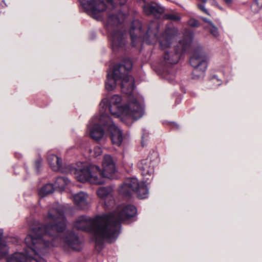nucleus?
Masks as SVG:
<instances>
[{"label": "nucleus", "instance_id": "f257e3e1", "mask_svg": "<svg viewBox=\"0 0 262 262\" xmlns=\"http://www.w3.org/2000/svg\"><path fill=\"white\" fill-rule=\"evenodd\" d=\"M132 66L130 59H124L109 69L105 81V89L108 92L114 90L117 84H120L122 92L128 95L127 102L123 104L121 96L116 94L110 98H103L99 103L100 122L111 132L112 143L117 146L122 142L123 133L107 113L110 112L114 117L120 118L128 126L144 114L143 98L136 94L134 78L128 75Z\"/></svg>", "mask_w": 262, "mask_h": 262}, {"label": "nucleus", "instance_id": "f03ea898", "mask_svg": "<svg viewBox=\"0 0 262 262\" xmlns=\"http://www.w3.org/2000/svg\"><path fill=\"white\" fill-rule=\"evenodd\" d=\"M45 220L47 223L46 225L39 224L32 227L31 233L25 238L27 249L25 253L15 252L7 257L6 262H47L42 256L48 252L50 247L57 246L61 241L74 250L81 249V242L73 231H67L65 237H61L60 233L66 227L67 220L63 209L58 203L49 206Z\"/></svg>", "mask_w": 262, "mask_h": 262}, {"label": "nucleus", "instance_id": "7ed1b4c3", "mask_svg": "<svg viewBox=\"0 0 262 262\" xmlns=\"http://www.w3.org/2000/svg\"><path fill=\"white\" fill-rule=\"evenodd\" d=\"M102 170L99 166L83 164L78 168L68 165V171L74 173L77 181L84 183L89 182L91 184L101 185L104 183V178L112 179L116 172V163L113 157L110 155H105L102 162Z\"/></svg>", "mask_w": 262, "mask_h": 262}, {"label": "nucleus", "instance_id": "20e7f679", "mask_svg": "<svg viewBox=\"0 0 262 262\" xmlns=\"http://www.w3.org/2000/svg\"><path fill=\"white\" fill-rule=\"evenodd\" d=\"M110 215L103 214L91 218L85 215L79 216L73 224V227L78 230L91 233L94 235L96 246L102 247L104 241L108 243L115 242L118 233L115 230H109L107 223Z\"/></svg>", "mask_w": 262, "mask_h": 262}, {"label": "nucleus", "instance_id": "39448f33", "mask_svg": "<svg viewBox=\"0 0 262 262\" xmlns=\"http://www.w3.org/2000/svg\"><path fill=\"white\" fill-rule=\"evenodd\" d=\"M156 159L152 160L150 156L138 162L137 166L141 171L144 181L139 183L135 178L127 179L120 186L119 192L124 196H130L132 191L136 192L140 199H146L148 196V189L145 183L152 178L154 167L158 162V155L155 153Z\"/></svg>", "mask_w": 262, "mask_h": 262}, {"label": "nucleus", "instance_id": "423d86ee", "mask_svg": "<svg viewBox=\"0 0 262 262\" xmlns=\"http://www.w3.org/2000/svg\"><path fill=\"white\" fill-rule=\"evenodd\" d=\"M159 29V25L156 21H151L145 31L144 27L140 21L133 20L129 31L132 46H136L137 43L141 39L148 44H150L152 40L158 39L162 49L164 50L169 47L173 38V35L171 33V30L166 29L161 36L158 37Z\"/></svg>", "mask_w": 262, "mask_h": 262}, {"label": "nucleus", "instance_id": "0eeeda50", "mask_svg": "<svg viewBox=\"0 0 262 262\" xmlns=\"http://www.w3.org/2000/svg\"><path fill=\"white\" fill-rule=\"evenodd\" d=\"M127 15L121 12L108 14L105 22L108 38L114 52L124 51L128 44V35L125 24Z\"/></svg>", "mask_w": 262, "mask_h": 262}, {"label": "nucleus", "instance_id": "6e6552de", "mask_svg": "<svg viewBox=\"0 0 262 262\" xmlns=\"http://www.w3.org/2000/svg\"><path fill=\"white\" fill-rule=\"evenodd\" d=\"M137 208L134 205H128L121 208H117V210L105 215H110V219L107 224L109 230H115L118 233L117 237L120 233L121 222L123 221L132 220L135 221L134 218L137 214Z\"/></svg>", "mask_w": 262, "mask_h": 262}, {"label": "nucleus", "instance_id": "1a4fd4ad", "mask_svg": "<svg viewBox=\"0 0 262 262\" xmlns=\"http://www.w3.org/2000/svg\"><path fill=\"white\" fill-rule=\"evenodd\" d=\"M208 60V57L202 49L198 48L194 50L189 59L190 64L193 68L192 72V79L202 80L204 78Z\"/></svg>", "mask_w": 262, "mask_h": 262}, {"label": "nucleus", "instance_id": "9d476101", "mask_svg": "<svg viewBox=\"0 0 262 262\" xmlns=\"http://www.w3.org/2000/svg\"><path fill=\"white\" fill-rule=\"evenodd\" d=\"M82 8L86 12L94 18L98 19L100 13L106 9H113L115 8L113 0H79Z\"/></svg>", "mask_w": 262, "mask_h": 262}, {"label": "nucleus", "instance_id": "9b49d317", "mask_svg": "<svg viewBox=\"0 0 262 262\" xmlns=\"http://www.w3.org/2000/svg\"><path fill=\"white\" fill-rule=\"evenodd\" d=\"M101 126H103L105 129L110 133L111 138L112 139L111 132L100 123L99 116L94 117L88 125V127L89 129L90 135L91 138L96 141H99L102 138L104 134V132Z\"/></svg>", "mask_w": 262, "mask_h": 262}, {"label": "nucleus", "instance_id": "f8f14e48", "mask_svg": "<svg viewBox=\"0 0 262 262\" xmlns=\"http://www.w3.org/2000/svg\"><path fill=\"white\" fill-rule=\"evenodd\" d=\"M141 5L143 12L147 15L159 17L165 12V8L155 2H146L145 0H137Z\"/></svg>", "mask_w": 262, "mask_h": 262}, {"label": "nucleus", "instance_id": "ddd939ff", "mask_svg": "<svg viewBox=\"0 0 262 262\" xmlns=\"http://www.w3.org/2000/svg\"><path fill=\"white\" fill-rule=\"evenodd\" d=\"M112 187H100L97 190L98 196L104 201V206L108 209L112 208L115 204Z\"/></svg>", "mask_w": 262, "mask_h": 262}, {"label": "nucleus", "instance_id": "4468645a", "mask_svg": "<svg viewBox=\"0 0 262 262\" xmlns=\"http://www.w3.org/2000/svg\"><path fill=\"white\" fill-rule=\"evenodd\" d=\"M75 205L79 209H85L89 207L91 203V198L89 194L81 191L73 195Z\"/></svg>", "mask_w": 262, "mask_h": 262}, {"label": "nucleus", "instance_id": "2eb2a0df", "mask_svg": "<svg viewBox=\"0 0 262 262\" xmlns=\"http://www.w3.org/2000/svg\"><path fill=\"white\" fill-rule=\"evenodd\" d=\"M47 160L52 169L55 171L64 172L62 168V160L54 154H49Z\"/></svg>", "mask_w": 262, "mask_h": 262}, {"label": "nucleus", "instance_id": "dca6fc26", "mask_svg": "<svg viewBox=\"0 0 262 262\" xmlns=\"http://www.w3.org/2000/svg\"><path fill=\"white\" fill-rule=\"evenodd\" d=\"M182 53L178 51L165 52L163 58L165 62L168 64H176L180 58Z\"/></svg>", "mask_w": 262, "mask_h": 262}, {"label": "nucleus", "instance_id": "f3484780", "mask_svg": "<svg viewBox=\"0 0 262 262\" xmlns=\"http://www.w3.org/2000/svg\"><path fill=\"white\" fill-rule=\"evenodd\" d=\"M3 230L0 229V259L9 253V248L6 242L3 239Z\"/></svg>", "mask_w": 262, "mask_h": 262}, {"label": "nucleus", "instance_id": "a211bd4d", "mask_svg": "<svg viewBox=\"0 0 262 262\" xmlns=\"http://www.w3.org/2000/svg\"><path fill=\"white\" fill-rule=\"evenodd\" d=\"M70 182V180L66 177H58L56 178L54 186L56 189L62 190Z\"/></svg>", "mask_w": 262, "mask_h": 262}, {"label": "nucleus", "instance_id": "6ab92c4d", "mask_svg": "<svg viewBox=\"0 0 262 262\" xmlns=\"http://www.w3.org/2000/svg\"><path fill=\"white\" fill-rule=\"evenodd\" d=\"M55 189L52 184H47L39 190L38 195L40 197L43 198L47 194L53 193Z\"/></svg>", "mask_w": 262, "mask_h": 262}, {"label": "nucleus", "instance_id": "aec40b11", "mask_svg": "<svg viewBox=\"0 0 262 262\" xmlns=\"http://www.w3.org/2000/svg\"><path fill=\"white\" fill-rule=\"evenodd\" d=\"M192 41V35L185 37V38L180 40L179 42L180 46L182 48V53L185 52L189 47Z\"/></svg>", "mask_w": 262, "mask_h": 262}, {"label": "nucleus", "instance_id": "412c9836", "mask_svg": "<svg viewBox=\"0 0 262 262\" xmlns=\"http://www.w3.org/2000/svg\"><path fill=\"white\" fill-rule=\"evenodd\" d=\"M161 76L169 82L173 83L175 78L174 73L171 69L163 72Z\"/></svg>", "mask_w": 262, "mask_h": 262}, {"label": "nucleus", "instance_id": "4be33fe9", "mask_svg": "<svg viewBox=\"0 0 262 262\" xmlns=\"http://www.w3.org/2000/svg\"><path fill=\"white\" fill-rule=\"evenodd\" d=\"M164 18L173 21H178L181 20V16L176 13H167L164 15Z\"/></svg>", "mask_w": 262, "mask_h": 262}, {"label": "nucleus", "instance_id": "5701e85b", "mask_svg": "<svg viewBox=\"0 0 262 262\" xmlns=\"http://www.w3.org/2000/svg\"><path fill=\"white\" fill-rule=\"evenodd\" d=\"M90 152L92 156L97 157L101 155L102 153V150L100 147L97 146L94 147L93 149H90Z\"/></svg>", "mask_w": 262, "mask_h": 262}, {"label": "nucleus", "instance_id": "b1692460", "mask_svg": "<svg viewBox=\"0 0 262 262\" xmlns=\"http://www.w3.org/2000/svg\"><path fill=\"white\" fill-rule=\"evenodd\" d=\"M209 79L210 82L214 84L215 86H219L222 84L221 80L215 75H210Z\"/></svg>", "mask_w": 262, "mask_h": 262}, {"label": "nucleus", "instance_id": "393cba45", "mask_svg": "<svg viewBox=\"0 0 262 262\" xmlns=\"http://www.w3.org/2000/svg\"><path fill=\"white\" fill-rule=\"evenodd\" d=\"M208 29L210 33L214 37H217L219 35V33L218 31V29L216 27L214 26V24L210 26V27H208Z\"/></svg>", "mask_w": 262, "mask_h": 262}, {"label": "nucleus", "instance_id": "a878e982", "mask_svg": "<svg viewBox=\"0 0 262 262\" xmlns=\"http://www.w3.org/2000/svg\"><path fill=\"white\" fill-rule=\"evenodd\" d=\"M42 160L41 159H37L35 162V168L36 169V172H38L39 171V168L41 166Z\"/></svg>", "mask_w": 262, "mask_h": 262}, {"label": "nucleus", "instance_id": "bb28decb", "mask_svg": "<svg viewBox=\"0 0 262 262\" xmlns=\"http://www.w3.org/2000/svg\"><path fill=\"white\" fill-rule=\"evenodd\" d=\"M188 24L192 27H198L199 25V22L195 19H190L188 21Z\"/></svg>", "mask_w": 262, "mask_h": 262}, {"label": "nucleus", "instance_id": "cd10ccee", "mask_svg": "<svg viewBox=\"0 0 262 262\" xmlns=\"http://www.w3.org/2000/svg\"><path fill=\"white\" fill-rule=\"evenodd\" d=\"M198 7L204 12L206 13L208 15H210L208 10L206 9L205 5L204 4H199Z\"/></svg>", "mask_w": 262, "mask_h": 262}, {"label": "nucleus", "instance_id": "c85d7f7f", "mask_svg": "<svg viewBox=\"0 0 262 262\" xmlns=\"http://www.w3.org/2000/svg\"><path fill=\"white\" fill-rule=\"evenodd\" d=\"M147 133H146V130L144 129H143V135L142 136V145L144 146L143 144V139L147 137Z\"/></svg>", "mask_w": 262, "mask_h": 262}, {"label": "nucleus", "instance_id": "c756f323", "mask_svg": "<svg viewBox=\"0 0 262 262\" xmlns=\"http://www.w3.org/2000/svg\"><path fill=\"white\" fill-rule=\"evenodd\" d=\"M203 20L205 22L208 23V27H210V26H211V25H212L213 24V23L211 20H209L208 19H207V18H203Z\"/></svg>", "mask_w": 262, "mask_h": 262}, {"label": "nucleus", "instance_id": "7c9ffc66", "mask_svg": "<svg viewBox=\"0 0 262 262\" xmlns=\"http://www.w3.org/2000/svg\"><path fill=\"white\" fill-rule=\"evenodd\" d=\"M203 20L205 22L208 23V27H210V26H211V25H212L213 24V23L211 20H209L208 19H207V18H203Z\"/></svg>", "mask_w": 262, "mask_h": 262}, {"label": "nucleus", "instance_id": "2f4dec72", "mask_svg": "<svg viewBox=\"0 0 262 262\" xmlns=\"http://www.w3.org/2000/svg\"><path fill=\"white\" fill-rule=\"evenodd\" d=\"M257 5L259 7H262V0H255Z\"/></svg>", "mask_w": 262, "mask_h": 262}, {"label": "nucleus", "instance_id": "473e14b6", "mask_svg": "<svg viewBox=\"0 0 262 262\" xmlns=\"http://www.w3.org/2000/svg\"><path fill=\"white\" fill-rule=\"evenodd\" d=\"M224 1L228 5L230 4L231 3V2H232V0H224Z\"/></svg>", "mask_w": 262, "mask_h": 262}, {"label": "nucleus", "instance_id": "72a5a7b5", "mask_svg": "<svg viewBox=\"0 0 262 262\" xmlns=\"http://www.w3.org/2000/svg\"><path fill=\"white\" fill-rule=\"evenodd\" d=\"M120 1V4L121 5H123L124 3L127 1V0H119Z\"/></svg>", "mask_w": 262, "mask_h": 262}, {"label": "nucleus", "instance_id": "f704fd0d", "mask_svg": "<svg viewBox=\"0 0 262 262\" xmlns=\"http://www.w3.org/2000/svg\"><path fill=\"white\" fill-rule=\"evenodd\" d=\"M176 125V127H177V128H178V125Z\"/></svg>", "mask_w": 262, "mask_h": 262}]
</instances>
